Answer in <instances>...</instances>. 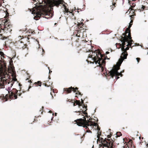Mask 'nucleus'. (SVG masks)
Returning a JSON list of instances; mask_svg holds the SVG:
<instances>
[{
  "label": "nucleus",
  "instance_id": "15",
  "mask_svg": "<svg viewBox=\"0 0 148 148\" xmlns=\"http://www.w3.org/2000/svg\"><path fill=\"white\" fill-rule=\"evenodd\" d=\"M132 24H131L130 23V24H129V27L128 28H129L130 27H131V25H132Z\"/></svg>",
  "mask_w": 148,
  "mask_h": 148
},
{
  "label": "nucleus",
  "instance_id": "20",
  "mask_svg": "<svg viewBox=\"0 0 148 148\" xmlns=\"http://www.w3.org/2000/svg\"><path fill=\"white\" fill-rule=\"evenodd\" d=\"M83 21V20L82 19L81 21V22H82V21Z\"/></svg>",
  "mask_w": 148,
  "mask_h": 148
},
{
  "label": "nucleus",
  "instance_id": "27",
  "mask_svg": "<svg viewBox=\"0 0 148 148\" xmlns=\"http://www.w3.org/2000/svg\"><path fill=\"white\" fill-rule=\"evenodd\" d=\"M40 82L39 81H38V82Z\"/></svg>",
  "mask_w": 148,
  "mask_h": 148
},
{
  "label": "nucleus",
  "instance_id": "9",
  "mask_svg": "<svg viewBox=\"0 0 148 148\" xmlns=\"http://www.w3.org/2000/svg\"><path fill=\"white\" fill-rule=\"evenodd\" d=\"M8 21L7 20L4 19L3 20V23H4V26H5L6 25V23H7L8 22Z\"/></svg>",
  "mask_w": 148,
  "mask_h": 148
},
{
  "label": "nucleus",
  "instance_id": "22",
  "mask_svg": "<svg viewBox=\"0 0 148 148\" xmlns=\"http://www.w3.org/2000/svg\"><path fill=\"white\" fill-rule=\"evenodd\" d=\"M77 92L79 94H80V93L79 92Z\"/></svg>",
  "mask_w": 148,
  "mask_h": 148
},
{
  "label": "nucleus",
  "instance_id": "18",
  "mask_svg": "<svg viewBox=\"0 0 148 148\" xmlns=\"http://www.w3.org/2000/svg\"><path fill=\"white\" fill-rule=\"evenodd\" d=\"M83 103V101L82 99V104Z\"/></svg>",
  "mask_w": 148,
  "mask_h": 148
},
{
  "label": "nucleus",
  "instance_id": "25",
  "mask_svg": "<svg viewBox=\"0 0 148 148\" xmlns=\"http://www.w3.org/2000/svg\"><path fill=\"white\" fill-rule=\"evenodd\" d=\"M55 115L56 116V113H55Z\"/></svg>",
  "mask_w": 148,
  "mask_h": 148
},
{
  "label": "nucleus",
  "instance_id": "4",
  "mask_svg": "<svg viewBox=\"0 0 148 148\" xmlns=\"http://www.w3.org/2000/svg\"><path fill=\"white\" fill-rule=\"evenodd\" d=\"M51 1L53 3V5L57 6H58L59 4H62L63 6L64 11V13L68 12V9H66V7L64 5L63 3V1L61 0H51Z\"/></svg>",
  "mask_w": 148,
  "mask_h": 148
},
{
  "label": "nucleus",
  "instance_id": "21",
  "mask_svg": "<svg viewBox=\"0 0 148 148\" xmlns=\"http://www.w3.org/2000/svg\"><path fill=\"white\" fill-rule=\"evenodd\" d=\"M119 77H118L117 78V79H119Z\"/></svg>",
  "mask_w": 148,
  "mask_h": 148
},
{
  "label": "nucleus",
  "instance_id": "16",
  "mask_svg": "<svg viewBox=\"0 0 148 148\" xmlns=\"http://www.w3.org/2000/svg\"><path fill=\"white\" fill-rule=\"evenodd\" d=\"M14 97L15 98V99H16L17 98V96L16 95H14Z\"/></svg>",
  "mask_w": 148,
  "mask_h": 148
},
{
  "label": "nucleus",
  "instance_id": "14",
  "mask_svg": "<svg viewBox=\"0 0 148 148\" xmlns=\"http://www.w3.org/2000/svg\"><path fill=\"white\" fill-rule=\"evenodd\" d=\"M140 59V58H136V60L137 61L138 63L139 62Z\"/></svg>",
  "mask_w": 148,
  "mask_h": 148
},
{
  "label": "nucleus",
  "instance_id": "17",
  "mask_svg": "<svg viewBox=\"0 0 148 148\" xmlns=\"http://www.w3.org/2000/svg\"><path fill=\"white\" fill-rule=\"evenodd\" d=\"M106 54H108V53H109V52H108V51H107L106 52Z\"/></svg>",
  "mask_w": 148,
  "mask_h": 148
},
{
  "label": "nucleus",
  "instance_id": "6",
  "mask_svg": "<svg viewBox=\"0 0 148 148\" xmlns=\"http://www.w3.org/2000/svg\"><path fill=\"white\" fill-rule=\"evenodd\" d=\"M8 72L10 73L11 75L13 77H15V71H14V67L12 66H10L8 67Z\"/></svg>",
  "mask_w": 148,
  "mask_h": 148
},
{
  "label": "nucleus",
  "instance_id": "10",
  "mask_svg": "<svg viewBox=\"0 0 148 148\" xmlns=\"http://www.w3.org/2000/svg\"><path fill=\"white\" fill-rule=\"evenodd\" d=\"M75 103H76L77 105H78L79 106H81V103L79 102V101H76Z\"/></svg>",
  "mask_w": 148,
  "mask_h": 148
},
{
  "label": "nucleus",
  "instance_id": "1",
  "mask_svg": "<svg viewBox=\"0 0 148 148\" xmlns=\"http://www.w3.org/2000/svg\"><path fill=\"white\" fill-rule=\"evenodd\" d=\"M130 39L131 37L130 36L129 37H124L122 39L121 41L122 43L121 46V50L123 52L122 53L121 56L119 60L116 64L114 66V69H112L110 71L109 73L110 75H111L112 77L114 76H122L121 73H119L118 72V70L119 69L120 66L124 59H125L127 58V55L126 51L129 49L128 46H131L132 43L131 42L132 41V40H130V41H128V39Z\"/></svg>",
  "mask_w": 148,
  "mask_h": 148
},
{
  "label": "nucleus",
  "instance_id": "26",
  "mask_svg": "<svg viewBox=\"0 0 148 148\" xmlns=\"http://www.w3.org/2000/svg\"><path fill=\"white\" fill-rule=\"evenodd\" d=\"M102 62H103V60H102Z\"/></svg>",
  "mask_w": 148,
  "mask_h": 148
},
{
  "label": "nucleus",
  "instance_id": "5",
  "mask_svg": "<svg viewBox=\"0 0 148 148\" xmlns=\"http://www.w3.org/2000/svg\"><path fill=\"white\" fill-rule=\"evenodd\" d=\"M30 11L31 12L32 14L34 15L35 14L38 17H40V16L43 14L42 11H40L36 8H34L33 9H31Z\"/></svg>",
  "mask_w": 148,
  "mask_h": 148
},
{
  "label": "nucleus",
  "instance_id": "7",
  "mask_svg": "<svg viewBox=\"0 0 148 148\" xmlns=\"http://www.w3.org/2000/svg\"><path fill=\"white\" fill-rule=\"evenodd\" d=\"M102 145L104 147H107L108 148H111V147H109L110 145V143L106 141L104 142V143H103Z\"/></svg>",
  "mask_w": 148,
  "mask_h": 148
},
{
  "label": "nucleus",
  "instance_id": "2",
  "mask_svg": "<svg viewBox=\"0 0 148 148\" xmlns=\"http://www.w3.org/2000/svg\"><path fill=\"white\" fill-rule=\"evenodd\" d=\"M89 121H86L85 119H79L76 122L77 124L79 126L84 127L86 126H95L96 123H89Z\"/></svg>",
  "mask_w": 148,
  "mask_h": 148
},
{
  "label": "nucleus",
  "instance_id": "13",
  "mask_svg": "<svg viewBox=\"0 0 148 148\" xmlns=\"http://www.w3.org/2000/svg\"><path fill=\"white\" fill-rule=\"evenodd\" d=\"M100 135V134H99V133H98V135L97 136V137L98 138V139H99Z\"/></svg>",
  "mask_w": 148,
  "mask_h": 148
},
{
  "label": "nucleus",
  "instance_id": "23",
  "mask_svg": "<svg viewBox=\"0 0 148 148\" xmlns=\"http://www.w3.org/2000/svg\"><path fill=\"white\" fill-rule=\"evenodd\" d=\"M16 78L14 79V81H16Z\"/></svg>",
  "mask_w": 148,
  "mask_h": 148
},
{
  "label": "nucleus",
  "instance_id": "3",
  "mask_svg": "<svg viewBox=\"0 0 148 148\" xmlns=\"http://www.w3.org/2000/svg\"><path fill=\"white\" fill-rule=\"evenodd\" d=\"M92 56H94L96 55V56L92 57V55H90V57L93 60V61L96 64H97L99 65H101V64L100 63V61L101 60V59L99 57H98L97 55L100 54V53L98 51H96L94 52H92Z\"/></svg>",
  "mask_w": 148,
  "mask_h": 148
},
{
  "label": "nucleus",
  "instance_id": "11",
  "mask_svg": "<svg viewBox=\"0 0 148 148\" xmlns=\"http://www.w3.org/2000/svg\"><path fill=\"white\" fill-rule=\"evenodd\" d=\"M145 6L142 5V6H141V10L142 11L143 10H144V9H145Z\"/></svg>",
  "mask_w": 148,
  "mask_h": 148
},
{
  "label": "nucleus",
  "instance_id": "24",
  "mask_svg": "<svg viewBox=\"0 0 148 148\" xmlns=\"http://www.w3.org/2000/svg\"><path fill=\"white\" fill-rule=\"evenodd\" d=\"M50 72H52V71H49V73H50Z\"/></svg>",
  "mask_w": 148,
  "mask_h": 148
},
{
  "label": "nucleus",
  "instance_id": "19",
  "mask_svg": "<svg viewBox=\"0 0 148 148\" xmlns=\"http://www.w3.org/2000/svg\"><path fill=\"white\" fill-rule=\"evenodd\" d=\"M104 147H103H103H100V148H104Z\"/></svg>",
  "mask_w": 148,
  "mask_h": 148
},
{
  "label": "nucleus",
  "instance_id": "12",
  "mask_svg": "<svg viewBox=\"0 0 148 148\" xmlns=\"http://www.w3.org/2000/svg\"><path fill=\"white\" fill-rule=\"evenodd\" d=\"M48 6L49 8H51V5L48 4H47V5L45 7H46L47 8L48 7Z\"/></svg>",
  "mask_w": 148,
  "mask_h": 148
},
{
  "label": "nucleus",
  "instance_id": "8",
  "mask_svg": "<svg viewBox=\"0 0 148 148\" xmlns=\"http://www.w3.org/2000/svg\"><path fill=\"white\" fill-rule=\"evenodd\" d=\"M71 88L73 89V90L74 92H75L76 90L78 89V88L76 87L74 88L71 87L70 88H69V89L67 90V91L69 93H70L71 92Z\"/></svg>",
  "mask_w": 148,
  "mask_h": 148
}]
</instances>
